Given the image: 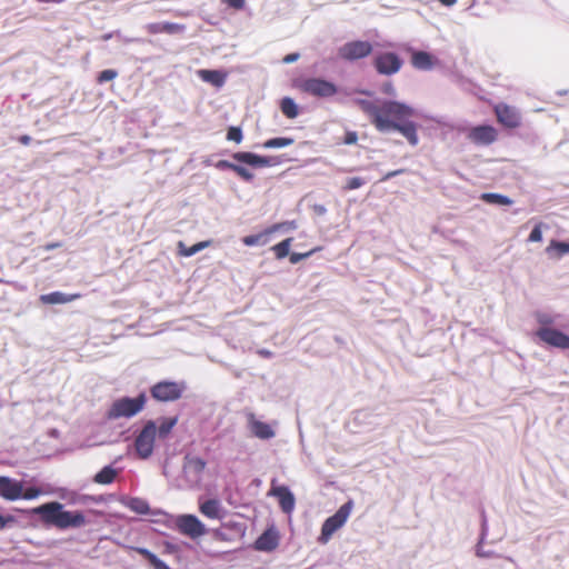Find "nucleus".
<instances>
[{
  "label": "nucleus",
  "instance_id": "obj_52",
  "mask_svg": "<svg viewBox=\"0 0 569 569\" xmlns=\"http://www.w3.org/2000/svg\"><path fill=\"white\" fill-rule=\"evenodd\" d=\"M393 87L391 83H388V84H385L383 88H382V91L387 94H392L393 93Z\"/></svg>",
  "mask_w": 569,
  "mask_h": 569
},
{
  "label": "nucleus",
  "instance_id": "obj_28",
  "mask_svg": "<svg viewBox=\"0 0 569 569\" xmlns=\"http://www.w3.org/2000/svg\"><path fill=\"white\" fill-rule=\"evenodd\" d=\"M210 244L209 241H201L198 243H194L191 247H186L182 241L178 243L179 254L183 257H191L196 254L197 252L201 251L202 249L207 248Z\"/></svg>",
  "mask_w": 569,
  "mask_h": 569
},
{
  "label": "nucleus",
  "instance_id": "obj_5",
  "mask_svg": "<svg viewBox=\"0 0 569 569\" xmlns=\"http://www.w3.org/2000/svg\"><path fill=\"white\" fill-rule=\"evenodd\" d=\"M352 508L353 502L352 500H349L346 503H343L333 516L325 520L319 537V541L321 543H327L329 539L332 537V535L347 522L352 511Z\"/></svg>",
  "mask_w": 569,
  "mask_h": 569
},
{
  "label": "nucleus",
  "instance_id": "obj_8",
  "mask_svg": "<svg viewBox=\"0 0 569 569\" xmlns=\"http://www.w3.org/2000/svg\"><path fill=\"white\" fill-rule=\"evenodd\" d=\"M157 436V426L156 422L149 420L139 432L134 440L136 452L140 459H148L154 448Z\"/></svg>",
  "mask_w": 569,
  "mask_h": 569
},
{
  "label": "nucleus",
  "instance_id": "obj_25",
  "mask_svg": "<svg viewBox=\"0 0 569 569\" xmlns=\"http://www.w3.org/2000/svg\"><path fill=\"white\" fill-rule=\"evenodd\" d=\"M116 477L117 470L107 466L96 473L93 481L99 485H110L114 481Z\"/></svg>",
  "mask_w": 569,
  "mask_h": 569
},
{
  "label": "nucleus",
  "instance_id": "obj_41",
  "mask_svg": "<svg viewBox=\"0 0 569 569\" xmlns=\"http://www.w3.org/2000/svg\"><path fill=\"white\" fill-rule=\"evenodd\" d=\"M541 226H542V223H538L532 229V231L529 234L528 241H530V242H539V241L542 240Z\"/></svg>",
  "mask_w": 569,
  "mask_h": 569
},
{
  "label": "nucleus",
  "instance_id": "obj_34",
  "mask_svg": "<svg viewBox=\"0 0 569 569\" xmlns=\"http://www.w3.org/2000/svg\"><path fill=\"white\" fill-rule=\"evenodd\" d=\"M162 30L163 33L178 34L182 33L186 30V26L174 22H162Z\"/></svg>",
  "mask_w": 569,
  "mask_h": 569
},
{
  "label": "nucleus",
  "instance_id": "obj_49",
  "mask_svg": "<svg viewBox=\"0 0 569 569\" xmlns=\"http://www.w3.org/2000/svg\"><path fill=\"white\" fill-rule=\"evenodd\" d=\"M298 59H299V53H289V54H287V56L282 59V61H283L284 63H292V62L297 61Z\"/></svg>",
  "mask_w": 569,
  "mask_h": 569
},
{
  "label": "nucleus",
  "instance_id": "obj_17",
  "mask_svg": "<svg viewBox=\"0 0 569 569\" xmlns=\"http://www.w3.org/2000/svg\"><path fill=\"white\" fill-rule=\"evenodd\" d=\"M248 427L251 433L259 439H271L274 437V431L269 423L260 421L257 419L256 415L252 412L247 413Z\"/></svg>",
  "mask_w": 569,
  "mask_h": 569
},
{
  "label": "nucleus",
  "instance_id": "obj_9",
  "mask_svg": "<svg viewBox=\"0 0 569 569\" xmlns=\"http://www.w3.org/2000/svg\"><path fill=\"white\" fill-rule=\"evenodd\" d=\"M373 51L371 42L366 40H352L338 49V56L345 61H357L369 57Z\"/></svg>",
  "mask_w": 569,
  "mask_h": 569
},
{
  "label": "nucleus",
  "instance_id": "obj_48",
  "mask_svg": "<svg viewBox=\"0 0 569 569\" xmlns=\"http://www.w3.org/2000/svg\"><path fill=\"white\" fill-rule=\"evenodd\" d=\"M14 518L12 516L3 517L0 515V530L4 529L9 522H13Z\"/></svg>",
  "mask_w": 569,
  "mask_h": 569
},
{
  "label": "nucleus",
  "instance_id": "obj_53",
  "mask_svg": "<svg viewBox=\"0 0 569 569\" xmlns=\"http://www.w3.org/2000/svg\"><path fill=\"white\" fill-rule=\"evenodd\" d=\"M441 4L446 7H452L457 3V0H438Z\"/></svg>",
  "mask_w": 569,
  "mask_h": 569
},
{
  "label": "nucleus",
  "instance_id": "obj_3",
  "mask_svg": "<svg viewBox=\"0 0 569 569\" xmlns=\"http://www.w3.org/2000/svg\"><path fill=\"white\" fill-rule=\"evenodd\" d=\"M147 402V397L142 392L136 398L122 397L112 402L107 411L109 420L119 418H131L143 410Z\"/></svg>",
  "mask_w": 569,
  "mask_h": 569
},
{
  "label": "nucleus",
  "instance_id": "obj_55",
  "mask_svg": "<svg viewBox=\"0 0 569 569\" xmlns=\"http://www.w3.org/2000/svg\"><path fill=\"white\" fill-rule=\"evenodd\" d=\"M111 37H112V33H106V34L102 36V39L103 40H109V39H111Z\"/></svg>",
  "mask_w": 569,
  "mask_h": 569
},
{
  "label": "nucleus",
  "instance_id": "obj_1",
  "mask_svg": "<svg viewBox=\"0 0 569 569\" xmlns=\"http://www.w3.org/2000/svg\"><path fill=\"white\" fill-rule=\"evenodd\" d=\"M357 103L379 132L398 131L411 146L418 144L417 124L410 120L415 111L410 106L396 100L360 99Z\"/></svg>",
  "mask_w": 569,
  "mask_h": 569
},
{
  "label": "nucleus",
  "instance_id": "obj_15",
  "mask_svg": "<svg viewBox=\"0 0 569 569\" xmlns=\"http://www.w3.org/2000/svg\"><path fill=\"white\" fill-rule=\"evenodd\" d=\"M232 158L238 162L249 164L254 168L273 167L279 163L276 157H263L252 152H236Z\"/></svg>",
  "mask_w": 569,
  "mask_h": 569
},
{
  "label": "nucleus",
  "instance_id": "obj_42",
  "mask_svg": "<svg viewBox=\"0 0 569 569\" xmlns=\"http://www.w3.org/2000/svg\"><path fill=\"white\" fill-rule=\"evenodd\" d=\"M146 31L149 33V34H159V33H163V30H162V22H152V23H148L146 27H144Z\"/></svg>",
  "mask_w": 569,
  "mask_h": 569
},
{
  "label": "nucleus",
  "instance_id": "obj_36",
  "mask_svg": "<svg viewBox=\"0 0 569 569\" xmlns=\"http://www.w3.org/2000/svg\"><path fill=\"white\" fill-rule=\"evenodd\" d=\"M117 77H118V72L116 70L106 69L98 74L97 81H98V83H104V82L116 79Z\"/></svg>",
  "mask_w": 569,
  "mask_h": 569
},
{
  "label": "nucleus",
  "instance_id": "obj_14",
  "mask_svg": "<svg viewBox=\"0 0 569 569\" xmlns=\"http://www.w3.org/2000/svg\"><path fill=\"white\" fill-rule=\"evenodd\" d=\"M467 137L477 146H489L498 139V131L489 124L477 126L469 130Z\"/></svg>",
  "mask_w": 569,
  "mask_h": 569
},
{
  "label": "nucleus",
  "instance_id": "obj_24",
  "mask_svg": "<svg viewBox=\"0 0 569 569\" xmlns=\"http://www.w3.org/2000/svg\"><path fill=\"white\" fill-rule=\"evenodd\" d=\"M133 551L141 555L156 569H170L166 562L160 560L153 552L142 547H131Z\"/></svg>",
  "mask_w": 569,
  "mask_h": 569
},
{
  "label": "nucleus",
  "instance_id": "obj_50",
  "mask_svg": "<svg viewBox=\"0 0 569 569\" xmlns=\"http://www.w3.org/2000/svg\"><path fill=\"white\" fill-rule=\"evenodd\" d=\"M18 141L23 146H28L31 142V137L28 134H22L18 138Z\"/></svg>",
  "mask_w": 569,
  "mask_h": 569
},
{
  "label": "nucleus",
  "instance_id": "obj_47",
  "mask_svg": "<svg viewBox=\"0 0 569 569\" xmlns=\"http://www.w3.org/2000/svg\"><path fill=\"white\" fill-rule=\"evenodd\" d=\"M537 320L541 327H548L552 323V319L548 315H538Z\"/></svg>",
  "mask_w": 569,
  "mask_h": 569
},
{
  "label": "nucleus",
  "instance_id": "obj_2",
  "mask_svg": "<svg viewBox=\"0 0 569 569\" xmlns=\"http://www.w3.org/2000/svg\"><path fill=\"white\" fill-rule=\"evenodd\" d=\"M31 512L39 515L43 525L59 529L78 528L86 525V517L81 511L63 510V505L57 501L36 507Z\"/></svg>",
  "mask_w": 569,
  "mask_h": 569
},
{
  "label": "nucleus",
  "instance_id": "obj_4",
  "mask_svg": "<svg viewBox=\"0 0 569 569\" xmlns=\"http://www.w3.org/2000/svg\"><path fill=\"white\" fill-rule=\"evenodd\" d=\"M187 386L183 381L163 380L150 388L151 397L159 402H172L179 400Z\"/></svg>",
  "mask_w": 569,
  "mask_h": 569
},
{
  "label": "nucleus",
  "instance_id": "obj_22",
  "mask_svg": "<svg viewBox=\"0 0 569 569\" xmlns=\"http://www.w3.org/2000/svg\"><path fill=\"white\" fill-rule=\"evenodd\" d=\"M200 512L210 519H221L222 518V508L217 499H209L199 506Z\"/></svg>",
  "mask_w": 569,
  "mask_h": 569
},
{
  "label": "nucleus",
  "instance_id": "obj_39",
  "mask_svg": "<svg viewBox=\"0 0 569 569\" xmlns=\"http://www.w3.org/2000/svg\"><path fill=\"white\" fill-rule=\"evenodd\" d=\"M233 172L244 181H251L254 177L247 168L239 164H236Z\"/></svg>",
  "mask_w": 569,
  "mask_h": 569
},
{
  "label": "nucleus",
  "instance_id": "obj_43",
  "mask_svg": "<svg viewBox=\"0 0 569 569\" xmlns=\"http://www.w3.org/2000/svg\"><path fill=\"white\" fill-rule=\"evenodd\" d=\"M342 141L345 144H356L358 142V133L356 131H347Z\"/></svg>",
  "mask_w": 569,
  "mask_h": 569
},
{
  "label": "nucleus",
  "instance_id": "obj_16",
  "mask_svg": "<svg viewBox=\"0 0 569 569\" xmlns=\"http://www.w3.org/2000/svg\"><path fill=\"white\" fill-rule=\"evenodd\" d=\"M22 481L0 476V497L14 501L21 499Z\"/></svg>",
  "mask_w": 569,
  "mask_h": 569
},
{
  "label": "nucleus",
  "instance_id": "obj_38",
  "mask_svg": "<svg viewBox=\"0 0 569 569\" xmlns=\"http://www.w3.org/2000/svg\"><path fill=\"white\" fill-rule=\"evenodd\" d=\"M227 139L240 143L242 140V131L239 127H230L227 132Z\"/></svg>",
  "mask_w": 569,
  "mask_h": 569
},
{
  "label": "nucleus",
  "instance_id": "obj_26",
  "mask_svg": "<svg viewBox=\"0 0 569 569\" xmlns=\"http://www.w3.org/2000/svg\"><path fill=\"white\" fill-rule=\"evenodd\" d=\"M280 110L288 119H295L299 114V108L290 97H284L280 101Z\"/></svg>",
  "mask_w": 569,
  "mask_h": 569
},
{
  "label": "nucleus",
  "instance_id": "obj_54",
  "mask_svg": "<svg viewBox=\"0 0 569 569\" xmlns=\"http://www.w3.org/2000/svg\"><path fill=\"white\" fill-rule=\"evenodd\" d=\"M58 247H60V244H59V243H48V244L46 246V250H52V249H56V248H58Z\"/></svg>",
  "mask_w": 569,
  "mask_h": 569
},
{
  "label": "nucleus",
  "instance_id": "obj_33",
  "mask_svg": "<svg viewBox=\"0 0 569 569\" xmlns=\"http://www.w3.org/2000/svg\"><path fill=\"white\" fill-rule=\"evenodd\" d=\"M551 250H557L558 256L567 254V253H569V243L557 241V240H551L550 244L547 247V252H549Z\"/></svg>",
  "mask_w": 569,
  "mask_h": 569
},
{
  "label": "nucleus",
  "instance_id": "obj_13",
  "mask_svg": "<svg viewBox=\"0 0 569 569\" xmlns=\"http://www.w3.org/2000/svg\"><path fill=\"white\" fill-rule=\"evenodd\" d=\"M536 336L545 343L559 348V349H569V336L563 332L552 329L549 327H540L536 331Z\"/></svg>",
  "mask_w": 569,
  "mask_h": 569
},
{
  "label": "nucleus",
  "instance_id": "obj_51",
  "mask_svg": "<svg viewBox=\"0 0 569 569\" xmlns=\"http://www.w3.org/2000/svg\"><path fill=\"white\" fill-rule=\"evenodd\" d=\"M139 505H137L136 507H133L136 510H138L139 512H144L147 511V506L144 502L142 501H137Z\"/></svg>",
  "mask_w": 569,
  "mask_h": 569
},
{
  "label": "nucleus",
  "instance_id": "obj_18",
  "mask_svg": "<svg viewBox=\"0 0 569 569\" xmlns=\"http://www.w3.org/2000/svg\"><path fill=\"white\" fill-rule=\"evenodd\" d=\"M269 495L277 497L281 510L286 513H291L295 509V497L286 486H278L270 489Z\"/></svg>",
  "mask_w": 569,
  "mask_h": 569
},
{
  "label": "nucleus",
  "instance_id": "obj_30",
  "mask_svg": "<svg viewBox=\"0 0 569 569\" xmlns=\"http://www.w3.org/2000/svg\"><path fill=\"white\" fill-rule=\"evenodd\" d=\"M481 199L487 203L501 204V206H510L512 200L500 193H483Z\"/></svg>",
  "mask_w": 569,
  "mask_h": 569
},
{
  "label": "nucleus",
  "instance_id": "obj_46",
  "mask_svg": "<svg viewBox=\"0 0 569 569\" xmlns=\"http://www.w3.org/2000/svg\"><path fill=\"white\" fill-rule=\"evenodd\" d=\"M406 172V169H397V170H393V171H389L387 172L381 179L380 181H387L396 176H399V174H402Z\"/></svg>",
  "mask_w": 569,
  "mask_h": 569
},
{
  "label": "nucleus",
  "instance_id": "obj_10",
  "mask_svg": "<svg viewBox=\"0 0 569 569\" xmlns=\"http://www.w3.org/2000/svg\"><path fill=\"white\" fill-rule=\"evenodd\" d=\"M498 123L508 129L519 128L521 124V113L516 107L500 102L493 107Z\"/></svg>",
  "mask_w": 569,
  "mask_h": 569
},
{
  "label": "nucleus",
  "instance_id": "obj_27",
  "mask_svg": "<svg viewBox=\"0 0 569 569\" xmlns=\"http://www.w3.org/2000/svg\"><path fill=\"white\" fill-rule=\"evenodd\" d=\"M177 423H178V417H170V418L161 419L160 425L157 428V433H158L159 438L166 439Z\"/></svg>",
  "mask_w": 569,
  "mask_h": 569
},
{
  "label": "nucleus",
  "instance_id": "obj_29",
  "mask_svg": "<svg viewBox=\"0 0 569 569\" xmlns=\"http://www.w3.org/2000/svg\"><path fill=\"white\" fill-rule=\"evenodd\" d=\"M207 462L200 457H186L184 467L194 472L201 475L206 469Z\"/></svg>",
  "mask_w": 569,
  "mask_h": 569
},
{
  "label": "nucleus",
  "instance_id": "obj_32",
  "mask_svg": "<svg viewBox=\"0 0 569 569\" xmlns=\"http://www.w3.org/2000/svg\"><path fill=\"white\" fill-rule=\"evenodd\" d=\"M293 143V139L291 138H272L263 142V147L266 149H272V148H283L288 147Z\"/></svg>",
  "mask_w": 569,
  "mask_h": 569
},
{
  "label": "nucleus",
  "instance_id": "obj_45",
  "mask_svg": "<svg viewBox=\"0 0 569 569\" xmlns=\"http://www.w3.org/2000/svg\"><path fill=\"white\" fill-rule=\"evenodd\" d=\"M236 167V163L229 162L228 160H219L216 163V168L219 170L229 169L233 171V168Z\"/></svg>",
  "mask_w": 569,
  "mask_h": 569
},
{
  "label": "nucleus",
  "instance_id": "obj_23",
  "mask_svg": "<svg viewBox=\"0 0 569 569\" xmlns=\"http://www.w3.org/2000/svg\"><path fill=\"white\" fill-rule=\"evenodd\" d=\"M78 298H80L79 293L66 295V293H62L59 291H54L51 293L42 295L40 297V301L46 305H58V303L71 302Z\"/></svg>",
  "mask_w": 569,
  "mask_h": 569
},
{
  "label": "nucleus",
  "instance_id": "obj_19",
  "mask_svg": "<svg viewBox=\"0 0 569 569\" xmlns=\"http://www.w3.org/2000/svg\"><path fill=\"white\" fill-rule=\"evenodd\" d=\"M286 224L287 222L276 223L257 234L246 236L242 238V243L248 247L264 246L269 242V236L280 230Z\"/></svg>",
  "mask_w": 569,
  "mask_h": 569
},
{
  "label": "nucleus",
  "instance_id": "obj_35",
  "mask_svg": "<svg viewBox=\"0 0 569 569\" xmlns=\"http://www.w3.org/2000/svg\"><path fill=\"white\" fill-rule=\"evenodd\" d=\"M366 183L363 178L352 177L347 179L346 184L342 187L343 191H350L361 188Z\"/></svg>",
  "mask_w": 569,
  "mask_h": 569
},
{
  "label": "nucleus",
  "instance_id": "obj_21",
  "mask_svg": "<svg viewBox=\"0 0 569 569\" xmlns=\"http://www.w3.org/2000/svg\"><path fill=\"white\" fill-rule=\"evenodd\" d=\"M197 73L202 81L208 82L217 88H221L227 79V74L219 70L201 69L198 70Z\"/></svg>",
  "mask_w": 569,
  "mask_h": 569
},
{
  "label": "nucleus",
  "instance_id": "obj_37",
  "mask_svg": "<svg viewBox=\"0 0 569 569\" xmlns=\"http://www.w3.org/2000/svg\"><path fill=\"white\" fill-rule=\"evenodd\" d=\"M42 495V490L36 487H30L23 490L21 489V498L26 500H32Z\"/></svg>",
  "mask_w": 569,
  "mask_h": 569
},
{
  "label": "nucleus",
  "instance_id": "obj_40",
  "mask_svg": "<svg viewBox=\"0 0 569 569\" xmlns=\"http://www.w3.org/2000/svg\"><path fill=\"white\" fill-rule=\"evenodd\" d=\"M318 249H312L308 252H305V253H298V252H292L290 256H289V260L292 264H296L298 262H300L301 260L310 257L312 253H315Z\"/></svg>",
  "mask_w": 569,
  "mask_h": 569
},
{
  "label": "nucleus",
  "instance_id": "obj_7",
  "mask_svg": "<svg viewBox=\"0 0 569 569\" xmlns=\"http://www.w3.org/2000/svg\"><path fill=\"white\" fill-rule=\"evenodd\" d=\"M296 87L310 96L317 98H330L338 92V88L333 82L321 78H308L296 82Z\"/></svg>",
  "mask_w": 569,
  "mask_h": 569
},
{
  "label": "nucleus",
  "instance_id": "obj_12",
  "mask_svg": "<svg viewBox=\"0 0 569 569\" xmlns=\"http://www.w3.org/2000/svg\"><path fill=\"white\" fill-rule=\"evenodd\" d=\"M407 52L410 54V63L416 70L430 71L440 64V60L430 52L411 47L407 48Z\"/></svg>",
  "mask_w": 569,
  "mask_h": 569
},
{
  "label": "nucleus",
  "instance_id": "obj_31",
  "mask_svg": "<svg viewBox=\"0 0 569 569\" xmlns=\"http://www.w3.org/2000/svg\"><path fill=\"white\" fill-rule=\"evenodd\" d=\"M291 241L292 238H287L271 248L277 259H283L289 254Z\"/></svg>",
  "mask_w": 569,
  "mask_h": 569
},
{
  "label": "nucleus",
  "instance_id": "obj_6",
  "mask_svg": "<svg viewBox=\"0 0 569 569\" xmlns=\"http://www.w3.org/2000/svg\"><path fill=\"white\" fill-rule=\"evenodd\" d=\"M372 66L378 74L390 77L402 69L403 60L393 51H381L373 56Z\"/></svg>",
  "mask_w": 569,
  "mask_h": 569
},
{
  "label": "nucleus",
  "instance_id": "obj_56",
  "mask_svg": "<svg viewBox=\"0 0 569 569\" xmlns=\"http://www.w3.org/2000/svg\"><path fill=\"white\" fill-rule=\"evenodd\" d=\"M260 353L264 357H269L270 356V352L269 351H260Z\"/></svg>",
  "mask_w": 569,
  "mask_h": 569
},
{
  "label": "nucleus",
  "instance_id": "obj_20",
  "mask_svg": "<svg viewBox=\"0 0 569 569\" xmlns=\"http://www.w3.org/2000/svg\"><path fill=\"white\" fill-rule=\"evenodd\" d=\"M279 545V536L274 529H267L254 541V549L258 551L270 552Z\"/></svg>",
  "mask_w": 569,
  "mask_h": 569
},
{
  "label": "nucleus",
  "instance_id": "obj_44",
  "mask_svg": "<svg viewBox=\"0 0 569 569\" xmlns=\"http://www.w3.org/2000/svg\"><path fill=\"white\" fill-rule=\"evenodd\" d=\"M223 2L237 10L242 9L246 4V0H223Z\"/></svg>",
  "mask_w": 569,
  "mask_h": 569
},
{
  "label": "nucleus",
  "instance_id": "obj_11",
  "mask_svg": "<svg viewBox=\"0 0 569 569\" xmlns=\"http://www.w3.org/2000/svg\"><path fill=\"white\" fill-rule=\"evenodd\" d=\"M176 526L180 533L192 539L199 538L207 532L204 525L193 515L179 516Z\"/></svg>",
  "mask_w": 569,
  "mask_h": 569
}]
</instances>
